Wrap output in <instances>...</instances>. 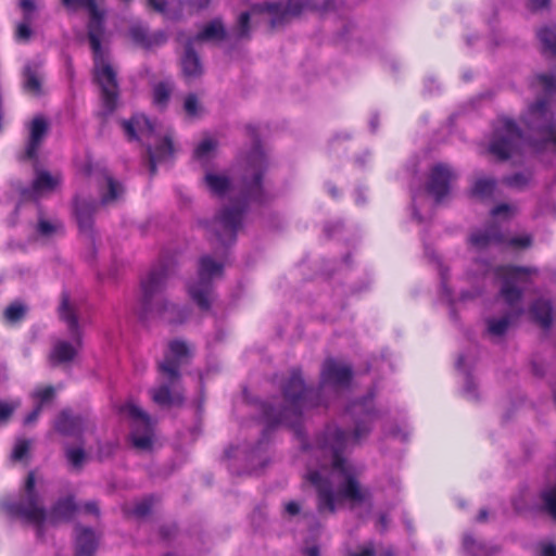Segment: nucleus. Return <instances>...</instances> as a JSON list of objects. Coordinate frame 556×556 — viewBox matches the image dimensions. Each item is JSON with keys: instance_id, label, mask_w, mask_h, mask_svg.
<instances>
[{"instance_id": "1", "label": "nucleus", "mask_w": 556, "mask_h": 556, "mask_svg": "<svg viewBox=\"0 0 556 556\" xmlns=\"http://www.w3.org/2000/svg\"><path fill=\"white\" fill-rule=\"evenodd\" d=\"M348 412L356 418L353 434L337 426H328L316 440L314 454L321 459L319 469H308L306 478L317 489V510L320 515L333 514L341 500L351 507L370 502L371 494L358 478L363 468L353 464L346 456L348 450L366 438L370 432L367 425L377 418V412L367 399L352 403Z\"/></svg>"}, {"instance_id": "2", "label": "nucleus", "mask_w": 556, "mask_h": 556, "mask_svg": "<svg viewBox=\"0 0 556 556\" xmlns=\"http://www.w3.org/2000/svg\"><path fill=\"white\" fill-rule=\"evenodd\" d=\"M266 159L260 147H255L248 159L245 174L240 186L233 185L225 174L206 173L204 181L211 193L217 197H236L233 205L223 207L208 224L210 240L225 249L236 241L242 216L249 201L263 202L262 176Z\"/></svg>"}, {"instance_id": "3", "label": "nucleus", "mask_w": 556, "mask_h": 556, "mask_svg": "<svg viewBox=\"0 0 556 556\" xmlns=\"http://www.w3.org/2000/svg\"><path fill=\"white\" fill-rule=\"evenodd\" d=\"M351 379L350 365L328 358L321 367L319 390L315 391L307 389L300 370L293 369L282 387L283 406L277 409L271 404H262V419L268 427L279 424L294 427L304 410L326 404L323 395L327 392L338 393L349 387Z\"/></svg>"}, {"instance_id": "4", "label": "nucleus", "mask_w": 556, "mask_h": 556, "mask_svg": "<svg viewBox=\"0 0 556 556\" xmlns=\"http://www.w3.org/2000/svg\"><path fill=\"white\" fill-rule=\"evenodd\" d=\"M521 121L528 132H522L508 117H500L493 129L489 152L500 161L518 153L527 143L540 147L556 146V121L546 99H540L528 106Z\"/></svg>"}, {"instance_id": "5", "label": "nucleus", "mask_w": 556, "mask_h": 556, "mask_svg": "<svg viewBox=\"0 0 556 556\" xmlns=\"http://www.w3.org/2000/svg\"><path fill=\"white\" fill-rule=\"evenodd\" d=\"M102 0H62L68 9L85 8L90 15L88 24V40L93 53L94 75L101 87L102 102L106 113H112L116 108L118 85L116 73L111 66L105 50L101 46L103 36V18L105 12L99 7Z\"/></svg>"}, {"instance_id": "6", "label": "nucleus", "mask_w": 556, "mask_h": 556, "mask_svg": "<svg viewBox=\"0 0 556 556\" xmlns=\"http://www.w3.org/2000/svg\"><path fill=\"white\" fill-rule=\"evenodd\" d=\"M7 510L17 516L36 529L38 539L43 538L48 526H56L62 521H68L77 509L73 496L60 498L48 513L43 501L35 489V473L29 472L25 481L23 495L20 501L5 504Z\"/></svg>"}, {"instance_id": "7", "label": "nucleus", "mask_w": 556, "mask_h": 556, "mask_svg": "<svg viewBox=\"0 0 556 556\" xmlns=\"http://www.w3.org/2000/svg\"><path fill=\"white\" fill-rule=\"evenodd\" d=\"M188 344L181 340H174L168 344V352L159 363L161 383L150 391L154 403L165 407H179L185 403V391L181 387V365L190 357Z\"/></svg>"}, {"instance_id": "8", "label": "nucleus", "mask_w": 556, "mask_h": 556, "mask_svg": "<svg viewBox=\"0 0 556 556\" xmlns=\"http://www.w3.org/2000/svg\"><path fill=\"white\" fill-rule=\"evenodd\" d=\"M168 277L164 266L153 268L141 280L139 314L141 318H161L167 323H181L187 318V311L169 303L162 296Z\"/></svg>"}, {"instance_id": "9", "label": "nucleus", "mask_w": 556, "mask_h": 556, "mask_svg": "<svg viewBox=\"0 0 556 556\" xmlns=\"http://www.w3.org/2000/svg\"><path fill=\"white\" fill-rule=\"evenodd\" d=\"M122 127L129 140H138L147 148L151 175L156 173L157 162L165 161L173 155L170 137L161 124L137 114L128 121H123Z\"/></svg>"}, {"instance_id": "10", "label": "nucleus", "mask_w": 556, "mask_h": 556, "mask_svg": "<svg viewBox=\"0 0 556 556\" xmlns=\"http://www.w3.org/2000/svg\"><path fill=\"white\" fill-rule=\"evenodd\" d=\"M308 4L307 0H288L286 3L268 2L255 4L250 11L239 15L237 25L233 28L236 38L239 40L249 39L252 25L262 23L264 13L270 15L269 27L270 29H275L289 22L290 18L298 16Z\"/></svg>"}, {"instance_id": "11", "label": "nucleus", "mask_w": 556, "mask_h": 556, "mask_svg": "<svg viewBox=\"0 0 556 556\" xmlns=\"http://www.w3.org/2000/svg\"><path fill=\"white\" fill-rule=\"evenodd\" d=\"M81 314V305L71 300L66 293L62 294L59 306V316L67 325L70 336L73 342L66 340H58L49 355L53 365L70 363L77 356L81 348V329L79 325V316Z\"/></svg>"}, {"instance_id": "12", "label": "nucleus", "mask_w": 556, "mask_h": 556, "mask_svg": "<svg viewBox=\"0 0 556 556\" xmlns=\"http://www.w3.org/2000/svg\"><path fill=\"white\" fill-rule=\"evenodd\" d=\"M224 264L210 255L199 260L198 279L188 286L191 300L203 311L211 308L214 301L213 279L223 276Z\"/></svg>"}, {"instance_id": "13", "label": "nucleus", "mask_w": 556, "mask_h": 556, "mask_svg": "<svg viewBox=\"0 0 556 556\" xmlns=\"http://www.w3.org/2000/svg\"><path fill=\"white\" fill-rule=\"evenodd\" d=\"M495 273L502 280L501 295L509 306L515 307L522 296V290L518 286L530 283L538 275V269L507 265L497 267Z\"/></svg>"}, {"instance_id": "14", "label": "nucleus", "mask_w": 556, "mask_h": 556, "mask_svg": "<svg viewBox=\"0 0 556 556\" xmlns=\"http://www.w3.org/2000/svg\"><path fill=\"white\" fill-rule=\"evenodd\" d=\"M121 413L131 420L132 445L142 451L150 450L153 435L150 416L132 402L124 404Z\"/></svg>"}, {"instance_id": "15", "label": "nucleus", "mask_w": 556, "mask_h": 556, "mask_svg": "<svg viewBox=\"0 0 556 556\" xmlns=\"http://www.w3.org/2000/svg\"><path fill=\"white\" fill-rule=\"evenodd\" d=\"M470 242L478 249H483L491 244H507L514 248L525 249L531 245L532 239L529 235L507 237L500 231L497 226L492 225L484 230L473 232L470 237Z\"/></svg>"}, {"instance_id": "16", "label": "nucleus", "mask_w": 556, "mask_h": 556, "mask_svg": "<svg viewBox=\"0 0 556 556\" xmlns=\"http://www.w3.org/2000/svg\"><path fill=\"white\" fill-rule=\"evenodd\" d=\"M178 40L184 43V51L179 60L182 77L188 83L195 81L203 75L204 66L194 50V39H185L180 34Z\"/></svg>"}, {"instance_id": "17", "label": "nucleus", "mask_w": 556, "mask_h": 556, "mask_svg": "<svg viewBox=\"0 0 556 556\" xmlns=\"http://www.w3.org/2000/svg\"><path fill=\"white\" fill-rule=\"evenodd\" d=\"M455 178L456 174L448 165L439 163L434 165L430 170L429 179L427 182V190L439 203L448 195L451 190V182Z\"/></svg>"}, {"instance_id": "18", "label": "nucleus", "mask_w": 556, "mask_h": 556, "mask_svg": "<svg viewBox=\"0 0 556 556\" xmlns=\"http://www.w3.org/2000/svg\"><path fill=\"white\" fill-rule=\"evenodd\" d=\"M92 182L97 184L101 193V204L109 205L117 201L124 193V187L113 178L106 168L89 173Z\"/></svg>"}, {"instance_id": "19", "label": "nucleus", "mask_w": 556, "mask_h": 556, "mask_svg": "<svg viewBox=\"0 0 556 556\" xmlns=\"http://www.w3.org/2000/svg\"><path fill=\"white\" fill-rule=\"evenodd\" d=\"M61 181L62 176L59 173L51 174L45 169H36L31 186L24 188L21 194L26 200H38L40 197L54 191Z\"/></svg>"}, {"instance_id": "20", "label": "nucleus", "mask_w": 556, "mask_h": 556, "mask_svg": "<svg viewBox=\"0 0 556 556\" xmlns=\"http://www.w3.org/2000/svg\"><path fill=\"white\" fill-rule=\"evenodd\" d=\"M130 39L143 49L160 47L167 41V35L163 30L150 33L141 23H135L129 27Z\"/></svg>"}, {"instance_id": "21", "label": "nucleus", "mask_w": 556, "mask_h": 556, "mask_svg": "<svg viewBox=\"0 0 556 556\" xmlns=\"http://www.w3.org/2000/svg\"><path fill=\"white\" fill-rule=\"evenodd\" d=\"M88 419L81 415H73L70 409H63L54 420V429L68 437H77L87 428Z\"/></svg>"}, {"instance_id": "22", "label": "nucleus", "mask_w": 556, "mask_h": 556, "mask_svg": "<svg viewBox=\"0 0 556 556\" xmlns=\"http://www.w3.org/2000/svg\"><path fill=\"white\" fill-rule=\"evenodd\" d=\"M97 210V203L94 201H88L86 199H74V214L79 228V231L92 238L93 235V214Z\"/></svg>"}, {"instance_id": "23", "label": "nucleus", "mask_w": 556, "mask_h": 556, "mask_svg": "<svg viewBox=\"0 0 556 556\" xmlns=\"http://www.w3.org/2000/svg\"><path fill=\"white\" fill-rule=\"evenodd\" d=\"M48 132V123L41 117H35L29 127V139L26 147V156L28 159H35L37 156L38 149L45 140Z\"/></svg>"}, {"instance_id": "24", "label": "nucleus", "mask_w": 556, "mask_h": 556, "mask_svg": "<svg viewBox=\"0 0 556 556\" xmlns=\"http://www.w3.org/2000/svg\"><path fill=\"white\" fill-rule=\"evenodd\" d=\"M523 309L518 307L514 312L508 313L502 317H491L486 319V331L490 336L501 338L503 337L514 319H517Z\"/></svg>"}, {"instance_id": "25", "label": "nucleus", "mask_w": 556, "mask_h": 556, "mask_svg": "<svg viewBox=\"0 0 556 556\" xmlns=\"http://www.w3.org/2000/svg\"><path fill=\"white\" fill-rule=\"evenodd\" d=\"M96 547L94 532L90 528L76 527V556H92Z\"/></svg>"}, {"instance_id": "26", "label": "nucleus", "mask_w": 556, "mask_h": 556, "mask_svg": "<svg viewBox=\"0 0 556 556\" xmlns=\"http://www.w3.org/2000/svg\"><path fill=\"white\" fill-rule=\"evenodd\" d=\"M226 35L227 33L222 20L215 18L207 23L194 37H188L187 39H194L195 43L198 41L206 40H224Z\"/></svg>"}, {"instance_id": "27", "label": "nucleus", "mask_w": 556, "mask_h": 556, "mask_svg": "<svg viewBox=\"0 0 556 556\" xmlns=\"http://www.w3.org/2000/svg\"><path fill=\"white\" fill-rule=\"evenodd\" d=\"M530 312L536 323L544 329H548L552 325V318L554 314L553 306L549 301L544 299L536 300Z\"/></svg>"}, {"instance_id": "28", "label": "nucleus", "mask_w": 556, "mask_h": 556, "mask_svg": "<svg viewBox=\"0 0 556 556\" xmlns=\"http://www.w3.org/2000/svg\"><path fill=\"white\" fill-rule=\"evenodd\" d=\"M535 93H543L546 97L556 94V74L542 73L536 75L530 84Z\"/></svg>"}, {"instance_id": "29", "label": "nucleus", "mask_w": 556, "mask_h": 556, "mask_svg": "<svg viewBox=\"0 0 556 556\" xmlns=\"http://www.w3.org/2000/svg\"><path fill=\"white\" fill-rule=\"evenodd\" d=\"M63 223L58 218H46L40 215L37 224V232L42 236L50 238L55 235L63 233Z\"/></svg>"}, {"instance_id": "30", "label": "nucleus", "mask_w": 556, "mask_h": 556, "mask_svg": "<svg viewBox=\"0 0 556 556\" xmlns=\"http://www.w3.org/2000/svg\"><path fill=\"white\" fill-rule=\"evenodd\" d=\"M544 51L556 56V26L542 27L536 33Z\"/></svg>"}, {"instance_id": "31", "label": "nucleus", "mask_w": 556, "mask_h": 556, "mask_svg": "<svg viewBox=\"0 0 556 556\" xmlns=\"http://www.w3.org/2000/svg\"><path fill=\"white\" fill-rule=\"evenodd\" d=\"M495 187H496L495 179L488 178V177L479 178L476 180V182L471 189V193L475 197L485 199L493 194Z\"/></svg>"}, {"instance_id": "32", "label": "nucleus", "mask_w": 556, "mask_h": 556, "mask_svg": "<svg viewBox=\"0 0 556 556\" xmlns=\"http://www.w3.org/2000/svg\"><path fill=\"white\" fill-rule=\"evenodd\" d=\"M173 88V83L168 80L155 84L153 87V102L160 106L166 105L170 98Z\"/></svg>"}, {"instance_id": "33", "label": "nucleus", "mask_w": 556, "mask_h": 556, "mask_svg": "<svg viewBox=\"0 0 556 556\" xmlns=\"http://www.w3.org/2000/svg\"><path fill=\"white\" fill-rule=\"evenodd\" d=\"M41 83L36 74L30 67H26L24 70V88L27 92L38 94L40 92Z\"/></svg>"}, {"instance_id": "34", "label": "nucleus", "mask_w": 556, "mask_h": 556, "mask_svg": "<svg viewBox=\"0 0 556 556\" xmlns=\"http://www.w3.org/2000/svg\"><path fill=\"white\" fill-rule=\"evenodd\" d=\"M532 179V175L529 172L516 173L510 176H506L503 181L511 188L522 189L529 185Z\"/></svg>"}, {"instance_id": "35", "label": "nucleus", "mask_w": 556, "mask_h": 556, "mask_svg": "<svg viewBox=\"0 0 556 556\" xmlns=\"http://www.w3.org/2000/svg\"><path fill=\"white\" fill-rule=\"evenodd\" d=\"M67 462L74 469L80 470L86 459V453L81 447H67L65 450Z\"/></svg>"}, {"instance_id": "36", "label": "nucleus", "mask_w": 556, "mask_h": 556, "mask_svg": "<svg viewBox=\"0 0 556 556\" xmlns=\"http://www.w3.org/2000/svg\"><path fill=\"white\" fill-rule=\"evenodd\" d=\"M26 314V306L22 303L15 302L10 304L4 311V317L9 323H17L24 318Z\"/></svg>"}, {"instance_id": "37", "label": "nucleus", "mask_w": 556, "mask_h": 556, "mask_svg": "<svg viewBox=\"0 0 556 556\" xmlns=\"http://www.w3.org/2000/svg\"><path fill=\"white\" fill-rule=\"evenodd\" d=\"M464 547L472 556H488L485 545L476 541L471 535H465Z\"/></svg>"}, {"instance_id": "38", "label": "nucleus", "mask_w": 556, "mask_h": 556, "mask_svg": "<svg viewBox=\"0 0 556 556\" xmlns=\"http://www.w3.org/2000/svg\"><path fill=\"white\" fill-rule=\"evenodd\" d=\"M184 110L189 116H199L202 112V105L194 93H189L184 102Z\"/></svg>"}, {"instance_id": "39", "label": "nucleus", "mask_w": 556, "mask_h": 556, "mask_svg": "<svg viewBox=\"0 0 556 556\" xmlns=\"http://www.w3.org/2000/svg\"><path fill=\"white\" fill-rule=\"evenodd\" d=\"M33 396L38 402L37 405H40V407L42 408V405L45 403H48L54 399L55 390L51 386L45 387V388H38L34 392Z\"/></svg>"}, {"instance_id": "40", "label": "nucleus", "mask_w": 556, "mask_h": 556, "mask_svg": "<svg viewBox=\"0 0 556 556\" xmlns=\"http://www.w3.org/2000/svg\"><path fill=\"white\" fill-rule=\"evenodd\" d=\"M21 405L20 401L5 402L0 400V422H7L14 410Z\"/></svg>"}, {"instance_id": "41", "label": "nucleus", "mask_w": 556, "mask_h": 556, "mask_svg": "<svg viewBox=\"0 0 556 556\" xmlns=\"http://www.w3.org/2000/svg\"><path fill=\"white\" fill-rule=\"evenodd\" d=\"M31 16H29V14H26L24 16V22L20 23L16 27V38L18 40H23V41H26L30 38V35H31V29H30V22H31Z\"/></svg>"}, {"instance_id": "42", "label": "nucleus", "mask_w": 556, "mask_h": 556, "mask_svg": "<svg viewBox=\"0 0 556 556\" xmlns=\"http://www.w3.org/2000/svg\"><path fill=\"white\" fill-rule=\"evenodd\" d=\"M152 508V498L147 497L141 500L140 502L136 503V505L132 508V515L136 517L142 518L149 515Z\"/></svg>"}, {"instance_id": "43", "label": "nucleus", "mask_w": 556, "mask_h": 556, "mask_svg": "<svg viewBox=\"0 0 556 556\" xmlns=\"http://www.w3.org/2000/svg\"><path fill=\"white\" fill-rule=\"evenodd\" d=\"M116 451V444L114 442L108 441L104 443H100L97 452V457L99 460H105L113 456Z\"/></svg>"}, {"instance_id": "44", "label": "nucleus", "mask_w": 556, "mask_h": 556, "mask_svg": "<svg viewBox=\"0 0 556 556\" xmlns=\"http://www.w3.org/2000/svg\"><path fill=\"white\" fill-rule=\"evenodd\" d=\"M29 446L30 441L25 439L17 440L12 452V458L14 460H21L27 454Z\"/></svg>"}, {"instance_id": "45", "label": "nucleus", "mask_w": 556, "mask_h": 556, "mask_svg": "<svg viewBox=\"0 0 556 556\" xmlns=\"http://www.w3.org/2000/svg\"><path fill=\"white\" fill-rule=\"evenodd\" d=\"M216 148V142L212 139L203 140L195 149L194 155L198 159L206 157L210 152H212Z\"/></svg>"}, {"instance_id": "46", "label": "nucleus", "mask_w": 556, "mask_h": 556, "mask_svg": "<svg viewBox=\"0 0 556 556\" xmlns=\"http://www.w3.org/2000/svg\"><path fill=\"white\" fill-rule=\"evenodd\" d=\"M516 207L509 204H500L492 210L493 216L506 215L510 216L515 213Z\"/></svg>"}, {"instance_id": "47", "label": "nucleus", "mask_w": 556, "mask_h": 556, "mask_svg": "<svg viewBox=\"0 0 556 556\" xmlns=\"http://www.w3.org/2000/svg\"><path fill=\"white\" fill-rule=\"evenodd\" d=\"M549 2L551 0H527V8L532 12H536L547 8Z\"/></svg>"}, {"instance_id": "48", "label": "nucleus", "mask_w": 556, "mask_h": 556, "mask_svg": "<svg viewBox=\"0 0 556 556\" xmlns=\"http://www.w3.org/2000/svg\"><path fill=\"white\" fill-rule=\"evenodd\" d=\"M147 1H148V5L150 8H152L154 11L166 15V13H167L166 12V5H167L166 0H147Z\"/></svg>"}, {"instance_id": "49", "label": "nucleus", "mask_w": 556, "mask_h": 556, "mask_svg": "<svg viewBox=\"0 0 556 556\" xmlns=\"http://www.w3.org/2000/svg\"><path fill=\"white\" fill-rule=\"evenodd\" d=\"M476 383L475 381L472 380V378L470 376H467L466 377V382H465V393L468 397L470 399H476L477 397V392H476Z\"/></svg>"}, {"instance_id": "50", "label": "nucleus", "mask_w": 556, "mask_h": 556, "mask_svg": "<svg viewBox=\"0 0 556 556\" xmlns=\"http://www.w3.org/2000/svg\"><path fill=\"white\" fill-rule=\"evenodd\" d=\"M21 8L24 11V16L29 14L33 17V13L36 10L35 0H20Z\"/></svg>"}, {"instance_id": "51", "label": "nucleus", "mask_w": 556, "mask_h": 556, "mask_svg": "<svg viewBox=\"0 0 556 556\" xmlns=\"http://www.w3.org/2000/svg\"><path fill=\"white\" fill-rule=\"evenodd\" d=\"M41 409L40 405H36V407L25 417L24 425L34 424L38 419Z\"/></svg>"}, {"instance_id": "52", "label": "nucleus", "mask_w": 556, "mask_h": 556, "mask_svg": "<svg viewBox=\"0 0 556 556\" xmlns=\"http://www.w3.org/2000/svg\"><path fill=\"white\" fill-rule=\"evenodd\" d=\"M541 556H556V545L552 543L542 544Z\"/></svg>"}, {"instance_id": "53", "label": "nucleus", "mask_w": 556, "mask_h": 556, "mask_svg": "<svg viewBox=\"0 0 556 556\" xmlns=\"http://www.w3.org/2000/svg\"><path fill=\"white\" fill-rule=\"evenodd\" d=\"M286 511L291 515H298L300 513V505L296 502H289L286 505Z\"/></svg>"}, {"instance_id": "54", "label": "nucleus", "mask_w": 556, "mask_h": 556, "mask_svg": "<svg viewBox=\"0 0 556 556\" xmlns=\"http://www.w3.org/2000/svg\"><path fill=\"white\" fill-rule=\"evenodd\" d=\"M84 508H85V510L87 513H90V514H93L96 516H99V507H98V504L96 502H88V503H86Z\"/></svg>"}, {"instance_id": "55", "label": "nucleus", "mask_w": 556, "mask_h": 556, "mask_svg": "<svg viewBox=\"0 0 556 556\" xmlns=\"http://www.w3.org/2000/svg\"><path fill=\"white\" fill-rule=\"evenodd\" d=\"M354 556H375V549L372 545H368L363 551Z\"/></svg>"}, {"instance_id": "56", "label": "nucleus", "mask_w": 556, "mask_h": 556, "mask_svg": "<svg viewBox=\"0 0 556 556\" xmlns=\"http://www.w3.org/2000/svg\"><path fill=\"white\" fill-rule=\"evenodd\" d=\"M191 3L199 9H203V8L207 7V4L210 3V0H191Z\"/></svg>"}, {"instance_id": "57", "label": "nucleus", "mask_w": 556, "mask_h": 556, "mask_svg": "<svg viewBox=\"0 0 556 556\" xmlns=\"http://www.w3.org/2000/svg\"><path fill=\"white\" fill-rule=\"evenodd\" d=\"M305 554L307 556H318L319 555V549L317 546H312V547H308L305 549Z\"/></svg>"}, {"instance_id": "58", "label": "nucleus", "mask_w": 556, "mask_h": 556, "mask_svg": "<svg viewBox=\"0 0 556 556\" xmlns=\"http://www.w3.org/2000/svg\"><path fill=\"white\" fill-rule=\"evenodd\" d=\"M486 519H488V510L481 509L478 514L477 520L479 522H484V521H486Z\"/></svg>"}, {"instance_id": "59", "label": "nucleus", "mask_w": 556, "mask_h": 556, "mask_svg": "<svg viewBox=\"0 0 556 556\" xmlns=\"http://www.w3.org/2000/svg\"><path fill=\"white\" fill-rule=\"evenodd\" d=\"M379 525L381 526L382 530L387 529L388 526V518L386 515H381L379 518Z\"/></svg>"}, {"instance_id": "60", "label": "nucleus", "mask_w": 556, "mask_h": 556, "mask_svg": "<svg viewBox=\"0 0 556 556\" xmlns=\"http://www.w3.org/2000/svg\"><path fill=\"white\" fill-rule=\"evenodd\" d=\"M381 556H394V554L391 549H387L386 552L382 553Z\"/></svg>"}, {"instance_id": "61", "label": "nucleus", "mask_w": 556, "mask_h": 556, "mask_svg": "<svg viewBox=\"0 0 556 556\" xmlns=\"http://www.w3.org/2000/svg\"><path fill=\"white\" fill-rule=\"evenodd\" d=\"M464 363V358L463 357H459L458 361H457V366L460 367Z\"/></svg>"}, {"instance_id": "62", "label": "nucleus", "mask_w": 556, "mask_h": 556, "mask_svg": "<svg viewBox=\"0 0 556 556\" xmlns=\"http://www.w3.org/2000/svg\"><path fill=\"white\" fill-rule=\"evenodd\" d=\"M415 217L420 222L421 220V217L417 216V214L415 213Z\"/></svg>"}, {"instance_id": "63", "label": "nucleus", "mask_w": 556, "mask_h": 556, "mask_svg": "<svg viewBox=\"0 0 556 556\" xmlns=\"http://www.w3.org/2000/svg\"><path fill=\"white\" fill-rule=\"evenodd\" d=\"M331 193H332L333 195H336V194H337V192H336V190H334V189H332V190H331Z\"/></svg>"}]
</instances>
